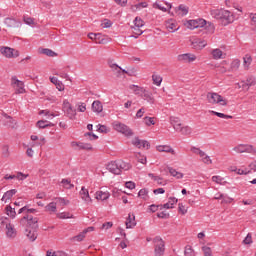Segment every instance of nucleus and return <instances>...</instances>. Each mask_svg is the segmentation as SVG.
I'll return each instance as SVG.
<instances>
[{
	"label": "nucleus",
	"instance_id": "obj_29",
	"mask_svg": "<svg viewBox=\"0 0 256 256\" xmlns=\"http://www.w3.org/2000/svg\"><path fill=\"white\" fill-rule=\"evenodd\" d=\"M6 229H7V231H6L7 237H12V238L16 237L17 232L15 231V229L13 228V226L11 224L6 225Z\"/></svg>",
	"mask_w": 256,
	"mask_h": 256
},
{
	"label": "nucleus",
	"instance_id": "obj_22",
	"mask_svg": "<svg viewBox=\"0 0 256 256\" xmlns=\"http://www.w3.org/2000/svg\"><path fill=\"white\" fill-rule=\"evenodd\" d=\"M165 27L170 33H175V31L179 29L177 28V24H175L173 21H167Z\"/></svg>",
	"mask_w": 256,
	"mask_h": 256
},
{
	"label": "nucleus",
	"instance_id": "obj_18",
	"mask_svg": "<svg viewBox=\"0 0 256 256\" xmlns=\"http://www.w3.org/2000/svg\"><path fill=\"white\" fill-rule=\"evenodd\" d=\"M157 151H159V153H171V155H175V150L167 145L157 146Z\"/></svg>",
	"mask_w": 256,
	"mask_h": 256
},
{
	"label": "nucleus",
	"instance_id": "obj_61",
	"mask_svg": "<svg viewBox=\"0 0 256 256\" xmlns=\"http://www.w3.org/2000/svg\"><path fill=\"white\" fill-rule=\"evenodd\" d=\"M70 107H72V106H71V103H69V100H64V101H63L62 110H63L64 112H66L67 109H70Z\"/></svg>",
	"mask_w": 256,
	"mask_h": 256
},
{
	"label": "nucleus",
	"instance_id": "obj_34",
	"mask_svg": "<svg viewBox=\"0 0 256 256\" xmlns=\"http://www.w3.org/2000/svg\"><path fill=\"white\" fill-rule=\"evenodd\" d=\"M213 59H221L223 57V51L221 49H214L212 50Z\"/></svg>",
	"mask_w": 256,
	"mask_h": 256
},
{
	"label": "nucleus",
	"instance_id": "obj_47",
	"mask_svg": "<svg viewBox=\"0 0 256 256\" xmlns=\"http://www.w3.org/2000/svg\"><path fill=\"white\" fill-rule=\"evenodd\" d=\"M184 253L186 256H195V251L191 246H186Z\"/></svg>",
	"mask_w": 256,
	"mask_h": 256
},
{
	"label": "nucleus",
	"instance_id": "obj_55",
	"mask_svg": "<svg viewBox=\"0 0 256 256\" xmlns=\"http://www.w3.org/2000/svg\"><path fill=\"white\" fill-rule=\"evenodd\" d=\"M244 245H251L253 243V238L251 237V233H248L245 239L243 240Z\"/></svg>",
	"mask_w": 256,
	"mask_h": 256
},
{
	"label": "nucleus",
	"instance_id": "obj_48",
	"mask_svg": "<svg viewBox=\"0 0 256 256\" xmlns=\"http://www.w3.org/2000/svg\"><path fill=\"white\" fill-rule=\"evenodd\" d=\"M170 123L171 125L175 128V125H181V121L179 120L178 117H170Z\"/></svg>",
	"mask_w": 256,
	"mask_h": 256
},
{
	"label": "nucleus",
	"instance_id": "obj_27",
	"mask_svg": "<svg viewBox=\"0 0 256 256\" xmlns=\"http://www.w3.org/2000/svg\"><path fill=\"white\" fill-rule=\"evenodd\" d=\"M64 113L71 120L75 119V117L77 116V110L73 109V106L68 108Z\"/></svg>",
	"mask_w": 256,
	"mask_h": 256
},
{
	"label": "nucleus",
	"instance_id": "obj_62",
	"mask_svg": "<svg viewBox=\"0 0 256 256\" xmlns=\"http://www.w3.org/2000/svg\"><path fill=\"white\" fill-rule=\"evenodd\" d=\"M98 131L100 133H109V129L107 128V126L101 124L98 125Z\"/></svg>",
	"mask_w": 256,
	"mask_h": 256
},
{
	"label": "nucleus",
	"instance_id": "obj_14",
	"mask_svg": "<svg viewBox=\"0 0 256 256\" xmlns=\"http://www.w3.org/2000/svg\"><path fill=\"white\" fill-rule=\"evenodd\" d=\"M108 65L110 69L114 72V75H116V77H121V71H123V68H121L116 63H113V61H108Z\"/></svg>",
	"mask_w": 256,
	"mask_h": 256
},
{
	"label": "nucleus",
	"instance_id": "obj_4",
	"mask_svg": "<svg viewBox=\"0 0 256 256\" xmlns=\"http://www.w3.org/2000/svg\"><path fill=\"white\" fill-rule=\"evenodd\" d=\"M152 241L154 244V255H165V241H163V238H161L160 236H156Z\"/></svg>",
	"mask_w": 256,
	"mask_h": 256
},
{
	"label": "nucleus",
	"instance_id": "obj_41",
	"mask_svg": "<svg viewBox=\"0 0 256 256\" xmlns=\"http://www.w3.org/2000/svg\"><path fill=\"white\" fill-rule=\"evenodd\" d=\"M85 232L82 231L80 234L74 236L71 238V241H83V239H85Z\"/></svg>",
	"mask_w": 256,
	"mask_h": 256
},
{
	"label": "nucleus",
	"instance_id": "obj_56",
	"mask_svg": "<svg viewBox=\"0 0 256 256\" xmlns=\"http://www.w3.org/2000/svg\"><path fill=\"white\" fill-rule=\"evenodd\" d=\"M178 11H181L182 12V15H187V13H189V8L183 4H181L179 7H178Z\"/></svg>",
	"mask_w": 256,
	"mask_h": 256
},
{
	"label": "nucleus",
	"instance_id": "obj_19",
	"mask_svg": "<svg viewBox=\"0 0 256 256\" xmlns=\"http://www.w3.org/2000/svg\"><path fill=\"white\" fill-rule=\"evenodd\" d=\"M92 110L94 113H102L103 112V104L99 100H95L92 103Z\"/></svg>",
	"mask_w": 256,
	"mask_h": 256
},
{
	"label": "nucleus",
	"instance_id": "obj_52",
	"mask_svg": "<svg viewBox=\"0 0 256 256\" xmlns=\"http://www.w3.org/2000/svg\"><path fill=\"white\" fill-rule=\"evenodd\" d=\"M28 177H29V174H23L22 172H18L17 175H15V179H18L19 181H23Z\"/></svg>",
	"mask_w": 256,
	"mask_h": 256
},
{
	"label": "nucleus",
	"instance_id": "obj_10",
	"mask_svg": "<svg viewBox=\"0 0 256 256\" xmlns=\"http://www.w3.org/2000/svg\"><path fill=\"white\" fill-rule=\"evenodd\" d=\"M188 29H199V27H205L207 25V22L205 19H198V20H189L187 22Z\"/></svg>",
	"mask_w": 256,
	"mask_h": 256
},
{
	"label": "nucleus",
	"instance_id": "obj_43",
	"mask_svg": "<svg viewBox=\"0 0 256 256\" xmlns=\"http://www.w3.org/2000/svg\"><path fill=\"white\" fill-rule=\"evenodd\" d=\"M112 25H113V22H111V20L104 19L101 24V27H103L104 29H109L110 27H112Z\"/></svg>",
	"mask_w": 256,
	"mask_h": 256
},
{
	"label": "nucleus",
	"instance_id": "obj_7",
	"mask_svg": "<svg viewBox=\"0 0 256 256\" xmlns=\"http://www.w3.org/2000/svg\"><path fill=\"white\" fill-rule=\"evenodd\" d=\"M234 151L236 153H251L252 155H256V149L252 145L240 144L234 147Z\"/></svg>",
	"mask_w": 256,
	"mask_h": 256
},
{
	"label": "nucleus",
	"instance_id": "obj_45",
	"mask_svg": "<svg viewBox=\"0 0 256 256\" xmlns=\"http://www.w3.org/2000/svg\"><path fill=\"white\" fill-rule=\"evenodd\" d=\"M16 87H18V93H24L25 91V84L23 83V81L19 80V81H16Z\"/></svg>",
	"mask_w": 256,
	"mask_h": 256
},
{
	"label": "nucleus",
	"instance_id": "obj_6",
	"mask_svg": "<svg viewBox=\"0 0 256 256\" xmlns=\"http://www.w3.org/2000/svg\"><path fill=\"white\" fill-rule=\"evenodd\" d=\"M39 220L37 218H33L31 215H25L20 219V225H27L28 227H31V229H37L39 225L37 224Z\"/></svg>",
	"mask_w": 256,
	"mask_h": 256
},
{
	"label": "nucleus",
	"instance_id": "obj_28",
	"mask_svg": "<svg viewBox=\"0 0 256 256\" xmlns=\"http://www.w3.org/2000/svg\"><path fill=\"white\" fill-rule=\"evenodd\" d=\"M251 63H253V58L251 57V55L246 54L243 57V65H244L245 69H249V66L251 65Z\"/></svg>",
	"mask_w": 256,
	"mask_h": 256
},
{
	"label": "nucleus",
	"instance_id": "obj_2",
	"mask_svg": "<svg viewBox=\"0 0 256 256\" xmlns=\"http://www.w3.org/2000/svg\"><path fill=\"white\" fill-rule=\"evenodd\" d=\"M108 171L114 175H121L122 171H129L131 164L123 162V160L111 161L107 165Z\"/></svg>",
	"mask_w": 256,
	"mask_h": 256
},
{
	"label": "nucleus",
	"instance_id": "obj_25",
	"mask_svg": "<svg viewBox=\"0 0 256 256\" xmlns=\"http://www.w3.org/2000/svg\"><path fill=\"white\" fill-rule=\"evenodd\" d=\"M109 197H110L109 192L100 191V192L96 193V199H98L100 201H107V199H109Z\"/></svg>",
	"mask_w": 256,
	"mask_h": 256
},
{
	"label": "nucleus",
	"instance_id": "obj_50",
	"mask_svg": "<svg viewBox=\"0 0 256 256\" xmlns=\"http://www.w3.org/2000/svg\"><path fill=\"white\" fill-rule=\"evenodd\" d=\"M47 120H39L38 122H37V127L39 128V129H47Z\"/></svg>",
	"mask_w": 256,
	"mask_h": 256
},
{
	"label": "nucleus",
	"instance_id": "obj_13",
	"mask_svg": "<svg viewBox=\"0 0 256 256\" xmlns=\"http://www.w3.org/2000/svg\"><path fill=\"white\" fill-rule=\"evenodd\" d=\"M132 143L135 147H138V149H141V147H143V148L146 147V149H150V147H151V144H149V141L141 140L137 137L134 139V141Z\"/></svg>",
	"mask_w": 256,
	"mask_h": 256
},
{
	"label": "nucleus",
	"instance_id": "obj_26",
	"mask_svg": "<svg viewBox=\"0 0 256 256\" xmlns=\"http://www.w3.org/2000/svg\"><path fill=\"white\" fill-rule=\"evenodd\" d=\"M4 25L8 29H13V27H15V25H17V21L15 19H13V18H5Z\"/></svg>",
	"mask_w": 256,
	"mask_h": 256
},
{
	"label": "nucleus",
	"instance_id": "obj_39",
	"mask_svg": "<svg viewBox=\"0 0 256 256\" xmlns=\"http://www.w3.org/2000/svg\"><path fill=\"white\" fill-rule=\"evenodd\" d=\"M240 65H241V61L239 59L233 60V62L231 63L232 71H237V69H239Z\"/></svg>",
	"mask_w": 256,
	"mask_h": 256
},
{
	"label": "nucleus",
	"instance_id": "obj_57",
	"mask_svg": "<svg viewBox=\"0 0 256 256\" xmlns=\"http://www.w3.org/2000/svg\"><path fill=\"white\" fill-rule=\"evenodd\" d=\"M178 211L179 213H181V215H185L187 213V208H185V205H183V203H179Z\"/></svg>",
	"mask_w": 256,
	"mask_h": 256
},
{
	"label": "nucleus",
	"instance_id": "obj_17",
	"mask_svg": "<svg viewBox=\"0 0 256 256\" xmlns=\"http://www.w3.org/2000/svg\"><path fill=\"white\" fill-rule=\"evenodd\" d=\"M179 200L175 197H170L168 203L164 205H160V209H173V205H176V203Z\"/></svg>",
	"mask_w": 256,
	"mask_h": 256
},
{
	"label": "nucleus",
	"instance_id": "obj_44",
	"mask_svg": "<svg viewBox=\"0 0 256 256\" xmlns=\"http://www.w3.org/2000/svg\"><path fill=\"white\" fill-rule=\"evenodd\" d=\"M58 219H73V216L67 212L57 214Z\"/></svg>",
	"mask_w": 256,
	"mask_h": 256
},
{
	"label": "nucleus",
	"instance_id": "obj_5",
	"mask_svg": "<svg viewBox=\"0 0 256 256\" xmlns=\"http://www.w3.org/2000/svg\"><path fill=\"white\" fill-rule=\"evenodd\" d=\"M113 128L115 129V131H118V133H122L123 135H126V137H131V135H133V131L131 130V128H129V126L115 121L113 122Z\"/></svg>",
	"mask_w": 256,
	"mask_h": 256
},
{
	"label": "nucleus",
	"instance_id": "obj_31",
	"mask_svg": "<svg viewBox=\"0 0 256 256\" xmlns=\"http://www.w3.org/2000/svg\"><path fill=\"white\" fill-rule=\"evenodd\" d=\"M138 197H141V199H144V201H147V199H149V190L148 189H141L138 192Z\"/></svg>",
	"mask_w": 256,
	"mask_h": 256
},
{
	"label": "nucleus",
	"instance_id": "obj_58",
	"mask_svg": "<svg viewBox=\"0 0 256 256\" xmlns=\"http://www.w3.org/2000/svg\"><path fill=\"white\" fill-rule=\"evenodd\" d=\"M246 83H248V84H246L247 85V89H249L250 87H253V85L256 84L255 78H253V77L248 78L246 80Z\"/></svg>",
	"mask_w": 256,
	"mask_h": 256
},
{
	"label": "nucleus",
	"instance_id": "obj_38",
	"mask_svg": "<svg viewBox=\"0 0 256 256\" xmlns=\"http://www.w3.org/2000/svg\"><path fill=\"white\" fill-rule=\"evenodd\" d=\"M231 171L237 172L238 175H249L251 173V170L248 169H237V168H232Z\"/></svg>",
	"mask_w": 256,
	"mask_h": 256
},
{
	"label": "nucleus",
	"instance_id": "obj_33",
	"mask_svg": "<svg viewBox=\"0 0 256 256\" xmlns=\"http://www.w3.org/2000/svg\"><path fill=\"white\" fill-rule=\"evenodd\" d=\"M6 213L11 217V219H15V215H17L15 208H12L11 206H6Z\"/></svg>",
	"mask_w": 256,
	"mask_h": 256
},
{
	"label": "nucleus",
	"instance_id": "obj_9",
	"mask_svg": "<svg viewBox=\"0 0 256 256\" xmlns=\"http://www.w3.org/2000/svg\"><path fill=\"white\" fill-rule=\"evenodd\" d=\"M0 51L2 55H4V57H7L8 59H11L13 57H19V51L13 48L2 47Z\"/></svg>",
	"mask_w": 256,
	"mask_h": 256
},
{
	"label": "nucleus",
	"instance_id": "obj_53",
	"mask_svg": "<svg viewBox=\"0 0 256 256\" xmlns=\"http://www.w3.org/2000/svg\"><path fill=\"white\" fill-rule=\"evenodd\" d=\"M180 133L181 135H191V127L183 126Z\"/></svg>",
	"mask_w": 256,
	"mask_h": 256
},
{
	"label": "nucleus",
	"instance_id": "obj_32",
	"mask_svg": "<svg viewBox=\"0 0 256 256\" xmlns=\"http://www.w3.org/2000/svg\"><path fill=\"white\" fill-rule=\"evenodd\" d=\"M41 53L43 55H47V57H57V53H55L53 50H51L49 48H43L41 50Z\"/></svg>",
	"mask_w": 256,
	"mask_h": 256
},
{
	"label": "nucleus",
	"instance_id": "obj_59",
	"mask_svg": "<svg viewBox=\"0 0 256 256\" xmlns=\"http://www.w3.org/2000/svg\"><path fill=\"white\" fill-rule=\"evenodd\" d=\"M157 217H159V219H169V213L165 211L158 212Z\"/></svg>",
	"mask_w": 256,
	"mask_h": 256
},
{
	"label": "nucleus",
	"instance_id": "obj_36",
	"mask_svg": "<svg viewBox=\"0 0 256 256\" xmlns=\"http://www.w3.org/2000/svg\"><path fill=\"white\" fill-rule=\"evenodd\" d=\"M152 81L154 83V85H157L159 87V85H161L163 78L157 74H154L152 76Z\"/></svg>",
	"mask_w": 256,
	"mask_h": 256
},
{
	"label": "nucleus",
	"instance_id": "obj_15",
	"mask_svg": "<svg viewBox=\"0 0 256 256\" xmlns=\"http://www.w3.org/2000/svg\"><path fill=\"white\" fill-rule=\"evenodd\" d=\"M79 147V149H82L84 151H91L93 149V146L89 143H83V142H72V147Z\"/></svg>",
	"mask_w": 256,
	"mask_h": 256
},
{
	"label": "nucleus",
	"instance_id": "obj_1",
	"mask_svg": "<svg viewBox=\"0 0 256 256\" xmlns=\"http://www.w3.org/2000/svg\"><path fill=\"white\" fill-rule=\"evenodd\" d=\"M210 14L214 19L221 21L222 25L227 26L235 21V15L233 12L225 9H214L210 11Z\"/></svg>",
	"mask_w": 256,
	"mask_h": 256
},
{
	"label": "nucleus",
	"instance_id": "obj_63",
	"mask_svg": "<svg viewBox=\"0 0 256 256\" xmlns=\"http://www.w3.org/2000/svg\"><path fill=\"white\" fill-rule=\"evenodd\" d=\"M134 35H143V30L140 27L134 26L132 27Z\"/></svg>",
	"mask_w": 256,
	"mask_h": 256
},
{
	"label": "nucleus",
	"instance_id": "obj_11",
	"mask_svg": "<svg viewBox=\"0 0 256 256\" xmlns=\"http://www.w3.org/2000/svg\"><path fill=\"white\" fill-rule=\"evenodd\" d=\"M178 61H183L184 63H193L197 59V56L195 54L186 53V54H180L177 57Z\"/></svg>",
	"mask_w": 256,
	"mask_h": 256
},
{
	"label": "nucleus",
	"instance_id": "obj_20",
	"mask_svg": "<svg viewBox=\"0 0 256 256\" xmlns=\"http://www.w3.org/2000/svg\"><path fill=\"white\" fill-rule=\"evenodd\" d=\"M80 196L83 201L90 202L91 197L89 196V190L86 189L84 186L80 190Z\"/></svg>",
	"mask_w": 256,
	"mask_h": 256
},
{
	"label": "nucleus",
	"instance_id": "obj_46",
	"mask_svg": "<svg viewBox=\"0 0 256 256\" xmlns=\"http://www.w3.org/2000/svg\"><path fill=\"white\" fill-rule=\"evenodd\" d=\"M7 225L9 224V219L5 217H0V228L3 229V227L7 228Z\"/></svg>",
	"mask_w": 256,
	"mask_h": 256
},
{
	"label": "nucleus",
	"instance_id": "obj_51",
	"mask_svg": "<svg viewBox=\"0 0 256 256\" xmlns=\"http://www.w3.org/2000/svg\"><path fill=\"white\" fill-rule=\"evenodd\" d=\"M61 183L63 185H68L66 186V189H73V187H75V185L71 184V180L69 179H62Z\"/></svg>",
	"mask_w": 256,
	"mask_h": 256
},
{
	"label": "nucleus",
	"instance_id": "obj_8",
	"mask_svg": "<svg viewBox=\"0 0 256 256\" xmlns=\"http://www.w3.org/2000/svg\"><path fill=\"white\" fill-rule=\"evenodd\" d=\"M190 43L193 49H196L197 51L207 47V41L201 40L200 38H192L190 39Z\"/></svg>",
	"mask_w": 256,
	"mask_h": 256
},
{
	"label": "nucleus",
	"instance_id": "obj_64",
	"mask_svg": "<svg viewBox=\"0 0 256 256\" xmlns=\"http://www.w3.org/2000/svg\"><path fill=\"white\" fill-rule=\"evenodd\" d=\"M250 19H251V25L256 29V13H251L250 14Z\"/></svg>",
	"mask_w": 256,
	"mask_h": 256
},
{
	"label": "nucleus",
	"instance_id": "obj_12",
	"mask_svg": "<svg viewBox=\"0 0 256 256\" xmlns=\"http://www.w3.org/2000/svg\"><path fill=\"white\" fill-rule=\"evenodd\" d=\"M140 97L144 99V101H147V103H150L153 105L155 103V97H153V93H151L149 90L144 88V91L140 94Z\"/></svg>",
	"mask_w": 256,
	"mask_h": 256
},
{
	"label": "nucleus",
	"instance_id": "obj_16",
	"mask_svg": "<svg viewBox=\"0 0 256 256\" xmlns=\"http://www.w3.org/2000/svg\"><path fill=\"white\" fill-rule=\"evenodd\" d=\"M125 224L126 229H133V227L137 225V222L135 221V214H129Z\"/></svg>",
	"mask_w": 256,
	"mask_h": 256
},
{
	"label": "nucleus",
	"instance_id": "obj_23",
	"mask_svg": "<svg viewBox=\"0 0 256 256\" xmlns=\"http://www.w3.org/2000/svg\"><path fill=\"white\" fill-rule=\"evenodd\" d=\"M129 89H131V91H133V93H135V95H139V97H141V94L143 93L145 88L132 84L129 86Z\"/></svg>",
	"mask_w": 256,
	"mask_h": 256
},
{
	"label": "nucleus",
	"instance_id": "obj_60",
	"mask_svg": "<svg viewBox=\"0 0 256 256\" xmlns=\"http://www.w3.org/2000/svg\"><path fill=\"white\" fill-rule=\"evenodd\" d=\"M2 155L3 157H9V146L8 145H4L2 147Z\"/></svg>",
	"mask_w": 256,
	"mask_h": 256
},
{
	"label": "nucleus",
	"instance_id": "obj_49",
	"mask_svg": "<svg viewBox=\"0 0 256 256\" xmlns=\"http://www.w3.org/2000/svg\"><path fill=\"white\" fill-rule=\"evenodd\" d=\"M202 251L204 253V256H213V252L211 251V248L208 246L202 247Z\"/></svg>",
	"mask_w": 256,
	"mask_h": 256
},
{
	"label": "nucleus",
	"instance_id": "obj_30",
	"mask_svg": "<svg viewBox=\"0 0 256 256\" xmlns=\"http://www.w3.org/2000/svg\"><path fill=\"white\" fill-rule=\"evenodd\" d=\"M209 113H211L212 115H216V117H220L221 119H233V116L221 112H215L213 110H210Z\"/></svg>",
	"mask_w": 256,
	"mask_h": 256
},
{
	"label": "nucleus",
	"instance_id": "obj_21",
	"mask_svg": "<svg viewBox=\"0 0 256 256\" xmlns=\"http://www.w3.org/2000/svg\"><path fill=\"white\" fill-rule=\"evenodd\" d=\"M26 235H27L28 239H30V241H35V239H37V231H36V229L26 228Z\"/></svg>",
	"mask_w": 256,
	"mask_h": 256
},
{
	"label": "nucleus",
	"instance_id": "obj_24",
	"mask_svg": "<svg viewBox=\"0 0 256 256\" xmlns=\"http://www.w3.org/2000/svg\"><path fill=\"white\" fill-rule=\"evenodd\" d=\"M16 193H17L16 189H12V190L5 192L2 197V201H5V203H7V200L11 199L13 197V195H15Z\"/></svg>",
	"mask_w": 256,
	"mask_h": 256
},
{
	"label": "nucleus",
	"instance_id": "obj_3",
	"mask_svg": "<svg viewBox=\"0 0 256 256\" xmlns=\"http://www.w3.org/2000/svg\"><path fill=\"white\" fill-rule=\"evenodd\" d=\"M206 99L211 105L219 104L224 107L227 105V99L223 98V96L219 95L216 92H208L206 95Z\"/></svg>",
	"mask_w": 256,
	"mask_h": 256
},
{
	"label": "nucleus",
	"instance_id": "obj_37",
	"mask_svg": "<svg viewBox=\"0 0 256 256\" xmlns=\"http://www.w3.org/2000/svg\"><path fill=\"white\" fill-rule=\"evenodd\" d=\"M100 37H101V34H95V33H89L88 34V38L96 41V43H103V39L97 41L98 39H100Z\"/></svg>",
	"mask_w": 256,
	"mask_h": 256
},
{
	"label": "nucleus",
	"instance_id": "obj_54",
	"mask_svg": "<svg viewBox=\"0 0 256 256\" xmlns=\"http://www.w3.org/2000/svg\"><path fill=\"white\" fill-rule=\"evenodd\" d=\"M23 21L26 25H35V19L31 17L24 16Z\"/></svg>",
	"mask_w": 256,
	"mask_h": 256
},
{
	"label": "nucleus",
	"instance_id": "obj_35",
	"mask_svg": "<svg viewBox=\"0 0 256 256\" xmlns=\"http://www.w3.org/2000/svg\"><path fill=\"white\" fill-rule=\"evenodd\" d=\"M144 123L147 125V127H151V125H155V117H144Z\"/></svg>",
	"mask_w": 256,
	"mask_h": 256
},
{
	"label": "nucleus",
	"instance_id": "obj_40",
	"mask_svg": "<svg viewBox=\"0 0 256 256\" xmlns=\"http://www.w3.org/2000/svg\"><path fill=\"white\" fill-rule=\"evenodd\" d=\"M47 211H51L52 213H55L57 211V204L55 202H51L46 206Z\"/></svg>",
	"mask_w": 256,
	"mask_h": 256
},
{
	"label": "nucleus",
	"instance_id": "obj_42",
	"mask_svg": "<svg viewBox=\"0 0 256 256\" xmlns=\"http://www.w3.org/2000/svg\"><path fill=\"white\" fill-rule=\"evenodd\" d=\"M145 25V22L143 21V19L136 17L134 20V27H143Z\"/></svg>",
	"mask_w": 256,
	"mask_h": 256
}]
</instances>
